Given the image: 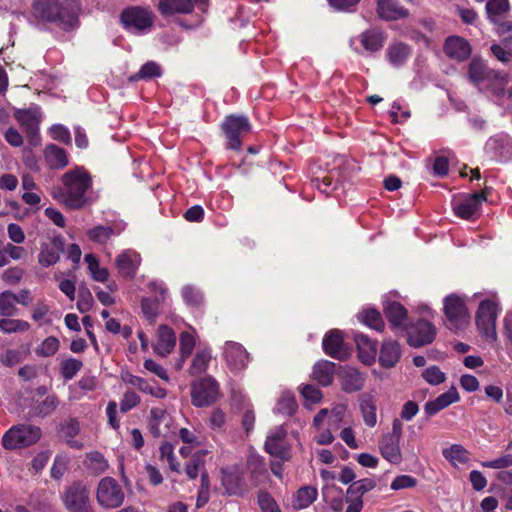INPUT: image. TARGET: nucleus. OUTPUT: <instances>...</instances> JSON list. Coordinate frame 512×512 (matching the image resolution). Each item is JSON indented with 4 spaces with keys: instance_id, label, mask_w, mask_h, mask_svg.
<instances>
[{
    "instance_id": "obj_9",
    "label": "nucleus",
    "mask_w": 512,
    "mask_h": 512,
    "mask_svg": "<svg viewBox=\"0 0 512 512\" xmlns=\"http://www.w3.org/2000/svg\"><path fill=\"white\" fill-rule=\"evenodd\" d=\"M63 504L69 512H94L88 488L82 482H74L64 492Z\"/></svg>"
},
{
    "instance_id": "obj_44",
    "label": "nucleus",
    "mask_w": 512,
    "mask_h": 512,
    "mask_svg": "<svg viewBox=\"0 0 512 512\" xmlns=\"http://www.w3.org/2000/svg\"><path fill=\"white\" fill-rule=\"evenodd\" d=\"M116 234L115 230L110 226L97 225L86 232L89 240L99 244H105Z\"/></svg>"
},
{
    "instance_id": "obj_45",
    "label": "nucleus",
    "mask_w": 512,
    "mask_h": 512,
    "mask_svg": "<svg viewBox=\"0 0 512 512\" xmlns=\"http://www.w3.org/2000/svg\"><path fill=\"white\" fill-rule=\"evenodd\" d=\"M30 324L21 319H10V317H3L0 320V331L4 334L18 333L28 331Z\"/></svg>"
},
{
    "instance_id": "obj_4",
    "label": "nucleus",
    "mask_w": 512,
    "mask_h": 512,
    "mask_svg": "<svg viewBox=\"0 0 512 512\" xmlns=\"http://www.w3.org/2000/svg\"><path fill=\"white\" fill-rule=\"evenodd\" d=\"M221 130L226 139V148L241 151L242 138L252 130L250 120L245 115L230 114L225 116Z\"/></svg>"
},
{
    "instance_id": "obj_25",
    "label": "nucleus",
    "mask_w": 512,
    "mask_h": 512,
    "mask_svg": "<svg viewBox=\"0 0 512 512\" xmlns=\"http://www.w3.org/2000/svg\"><path fill=\"white\" fill-rule=\"evenodd\" d=\"M59 405V397L55 393L48 394L43 399H34L30 408V415L44 419L51 416Z\"/></svg>"
},
{
    "instance_id": "obj_46",
    "label": "nucleus",
    "mask_w": 512,
    "mask_h": 512,
    "mask_svg": "<svg viewBox=\"0 0 512 512\" xmlns=\"http://www.w3.org/2000/svg\"><path fill=\"white\" fill-rule=\"evenodd\" d=\"M83 362L79 359L68 357L60 363V374L65 380L73 379L82 369Z\"/></svg>"
},
{
    "instance_id": "obj_6",
    "label": "nucleus",
    "mask_w": 512,
    "mask_h": 512,
    "mask_svg": "<svg viewBox=\"0 0 512 512\" xmlns=\"http://www.w3.org/2000/svg\"><path fill=\"white\" fill-rule=\"evenodd\" d=\"M42 436L40 427L30 424L12 426L2 437L5 449L14 450L35 444Z\"/></svg>"
},
{
    "instance_id": "obj_20",
    "label": "nucleus",
    "mask_w": 512,
    "mask_h": 512,
    "mask_svg": "<svg viewBox=\"0 0 512 512\" xmlns=\"http://www.w3.org/2000/svg\"><path fill=\"white\" fill-rule=\"evenodd\" d=\"M377 16L383 21H397L409 17V10L400 5L398 0H377Z\"/></svg>"
},
{
    "instance_id": "obj_38",
    "label": "nucleus",
    "mask_w": 512,
    "mask_h": 512,
    "mask_svg": "<svg viewBox=\"0 0 512 512\" xmlns=\"http://www.w3.org/2000/svg\"><path fill=\"white\" fill-rule=\"evenodd\" d=\"M162 75V69L159 64L154 61H148L141 66L139 71L129 76V82H137L140 80L149 81Z\"/></svg>"
},
{
    "instance_id": "obj_48",
    "label": "nucleus",
    "mask_w": 512,
    "mask_h": 512,
    "mask_svg": "<svg viewBox=\"0 0 512 512\" xmlns=\"http://www.w3.org/2000/svg\"><path fill=\"white\" fill-rule=\"evenodd\" d=\"M362 321L365 325L376 331H382L384 328V321L380 312L374 308L364 310L361 314Z\"/></svg>"
},
{
    "instance_id": "obj_42",
    "label": "nucleus",
    "mask_w": 512,
    "mask_h": 512,
    "mask_svg": "<svg viewBox=\"0 0 512 512\" xmlns=\"http://www.w3.org/2000/svg\"><path fill=\"white\" fill-rule=\"evenodd\" d=\"M85 261L88 265L89 272L93 280L97 282H106L109 278V271L107 268L100 267L99 260L93 254H86Z\"/></svg>"
},
{
    "instance_id": "obj_29",
    "label": "nucleus",
    "mask_w": 512,
    "mask_h": 512,
    "mask_svg": "<svg viewBox=\"0 0 512 512\" xmlns=\"http://www.w3.org/2000/svg\"><path fill=\"white\" fill-rule=\"evenodd\" d=\"M412 53V48L408 44L397 41L391 43L386 49V58L394 67L402 66Z\"/></svg>"
},
{
    "instance_id": "obj_22",
    "label": "nucleus",
    "mask_w": 512,
    "mask_h": 512,
    "mask_svg": "<svg viewBox=\"0 0 512 512\" xmlns=\"http://www.w3.org/2000/svg\"><path fill=\"white\" fill-rule=\"evenodd\" d=\"M383 312L392 330L396 333L402 332L406 325L404 322L408 317L407 309L398 301H387L383 307Z\"/></svg>"
},
{
    "instance_id": "obj_11",
    "label": "nucleus",
    "mask_w": 512,
    "mask_h": 512,
    "mask_svg": "<svg viewBox=\"0 0 512 512\" xmlns=\"http://www.w3.org/2000/svg\"><path fill=\"white\" fill-rule=\"evenodd\" d=\"M219 394V385L217 381L206 376L193 383L191 388V400L195 407H207L212 405Z\"/></svg>"
},
{
    "instance_id": "obj_21",
    "label": "nucleus",
    "mask_w": 512,
    "mask_h": 512,
    "mask_svg": "<svg viewBox=\"0 0 512 512\" xmlns=\"http://www.w3.org/2000/svg\"><path fill=\"white\" fill-rule=\"evenodd\" d=\"M224 357L231 370H242L249 361V354L246 349L240 343L233 341L225 343Z\"/></svg>"
},
{
    "instance_id": "obj_41",
    "label": "nucleus",
    "mask_w": 512,
    "mask_h": 512,
    "mask_svg": "<svg viewBox=\"0 0 512 512\" xmlns=\"http://www.w3.org/2000/svg\"><path fill=\"white\" fill-rule=\"evenodd\" d=\"M509 10V0H488L486 3L487 17L492 23H498V18Z\"/></svg>"
},
{
    "instance_id": "obj_1",
    "label": "nucleus",
    "mask_w": 512,
    "mask_h": 512,
    "mask_svg": "<svg viewBox=\"0 0 512 512\" xmlns=\"http://www.w3.org/2000/svg\"><path fill=\"white\" fill-rule=\"evenodd\" d=\"M36 17L55 23L61 30L70 32L80 26L81 3L77 0H36L33 4Z\"/></svg>"
},
{
    "instance_id": "obj_53",
    "label": "nucleus",
    "mask_w": 512,
    "mask_h": 512,
    "mask_svg": "<svg viewBox=\"0 0 512 512\" xmlns=\"http://www.w3.org/2000/svg\"><path fill=\"white\" fill-rule=\"evenodd\" d=\"M422 377L431 385H439L446 380V375L438 366H430L422 372Z\"/></svg>"
},
{
    "instance_id": "obj_34",
    "label": "nucleus",
    "mask_w": 512,
    "mask_h": 512,
    "mask_svg": "<svg viewBox=\"0 0 512 512\" xmlns=\"http://www.w3.org/2000/svg\"><path fill=\"white\" fill-rule=\"evenodd\" d=\"M52 243L53 247L48 245L42 247L38 255V262L43 267L56 264L60 258V253L63 252V239L61 237H55Z\"/></svg>"
},
{
    "instance_id": "obj_2",
    "label": "nucleus",
    "mask_w": 512,
    "mask_h": 512,
    "mask_svg": "<svg viewBox=\"0 0 512 512\" xmlns=\"http://www.w3.org/2000/svg\"><path fill=\"white\" fill-rule=\"evenodd\" d=\"M62 202L70 209H81L87 203L86 192L92 187V177L82 166L67 171L61 177Z\"/></svg>"
},
{
    "instance_id": "obj_31",
    "label": "nucleus",
    "mask_w": 512,
    "mask_h": 512,
    "mask_svg": "<svg viewBox=\"0 0 512 512\" xmlns=\"http://www.w3.org/2000/svg\"><path fill=\"white\" fill-rule=\"evenodd\" d=\"M158 11L164 17L175 14H190L193 12V5L190 0H159Z\"/></svg>"
},
{
    "instance_id": "obj_49",
    "label": "nucleus",
    "mask_w": 512,
    "mask_h": 512,
    "mask_svg": "<svg viewBox=\"0 0 512 512\" xmlns=\"http://www.w3.org/2000/svg\"><path fill=\"white\" fill-rule=\"evenodd\" d=\"M60 347L58 338L49 336L36 348L35 353L40 357H50L57 353Z\"/></svg>"
},
{
    "instance_id": "obj_16",
    "label": "nucleus",
    "mask_w": 512,
    "mask_h": 512,
    "mask_svg": "<svg viewBox=\"0 0 512 512\" xmlns=\"http://www.w3.org/2000/svg\"><path fill=\"white\" fill-rule=\"evenodd\" d=\"M443 52L449 59L462 63L470 58L472 46L465 38L451 35L444 41Z\"/></svg>"
},
{
    "instance_id": "obj_27",
    "label": "nucleus",
    "mask_w": 512,
    "mask_h": 512,
    "mask_svg": "<svg viewBox=\"0 0 512 512\" xmlns=\"http://www.w3.org/2000/svg\"><path fill=\"white\" fill-rule=\"evenodd\" d=\"M365 382V377L357 369L348 367L340 374L341 388L346 393L360 391Z\"/></svg>"
},
{
    "instance_id": "obj_5",
    "label": "nucleus",
    "mask_w": 512,
    "mask_h": 512,
    "mask_svg": "<svg viewBox=\"0 0 512 512\" xmlns=\"http://www.w3.org/2000/svg\"><path fill=\"white\" fill-rule=\"evenodd\" d=\"M501 307L495 299H484L479 303L475 322L479 332L490 341L497 339L496 322Z\"/></svg>"
},
{
    "instance_id": "obj_13",
    "label": "nucleus",
    "mask_w": 512,
    "mask_h": 512,
    "mask_svg": "<svg viewBox=\"0 0 512 512\" xmlns=\"http://www.w3.org/2000/svg\"><path fill=\"white\" fill-rule=\"evenodd\" d=\"M322 348L326 355L339 361H345L351 356V349L344 342V336L338 329H332L324 335Z\"/></svg>"
},
{
    "instance_id": "obj_55",
    "label": "nucleus",
    "mask_w": 512,
    "mask_h": 512,
    "mask_svg": "<svg viewBox=\"0 0 512 512\" xmlns=\"http://www.w3.org/2000/svg\"><path fill=\"white\" fill-rule=\"evenodd\" d=\"M443 456L447 460L459 461L460 463H465L468 460L466 449L458 444H453L449 449H445Z\"/></svg>"
},
{
    "instance_id": "obj_57",
    "label": "nucleus",
    "mask_w": 512,
    "mask_h": 512,
    "mask_svg": "<svg viewBox=\"0 0 512 512\" xmlns=\"http://www.w3.org/2000/svg\"><path fill=\"white\" fill-rule=\"evenodd\" d=\"M435 400L442 409H445L451 404L458 402L460 400V396L457 389L452 386L446 392L440 394Z\"/></svg>"
},
{
    "instance_id": "obj_8",
    "label": "nucleus",
    "mask_w": 512,
    "mask_h": 512,
    "mask_svg": "<svg viewBox=\"0 0 512 512\" xmlns=\"http://www.w3.org/2000/svg\"><path fill=\"white\" fill-rule=\"evenodd\" d=\"M402 332L405 333L407 343L414 348L432 343L436 337L435 325L423 318L407 323Z\"/></svg>"
},
{
    "instance_id": "obj_33",
    "label": "nucleus",
    "mask_w": 512,
    "mask_h": 512,
    "mask_svg": "<svg viewBox=\"0 0 512 512\" xmlns=\"http://www.w3.org/2000/svg\"><path fill=\"white\" fill-rule=\"evenodd\" d=\"M360 42L365 50L374 53L380 51L385 43L386 36L379 28H371L360 34Z\"/></svg>"
},
{
    "instance_id": "obj_54",
    "label": "nucleus",
    "mask_w": 512,
    "mask_h": 512,
    "mask_svg": "<svg viewBox=\"0 0 512 512\" xmlns=\"http://www.w3.org/2000/svg\"><path fill=\"white\" fill-rule=\"evenodd\" d=\"M94 303L93 296L87 287H80L78 291L77 308L81 313L88 312Z\"/></svg>"
},
{
    "instance_id": "obj_64",
    "label": "nucleus",
    "mask_w": 512,
    "mask_h": 512,
    "mask_svg": "<svg viewBox=\"0 0 512 512\" xmlns=\"http://www.w3.org/2000/svg\"><path fill=\"white\" fill-rule=\"evenodd\" d=\"M482 466L492 469H504L512 466V454H505L502 457L491 461L482 462Z\"/></svg>"
},
{
    "instance_id": "obj_10",
    "label": "nucleus",
    "mask_w": 512,
    "mask_h": 512,
    "mask_svg": "<svg viewBox=\"0 0 512 512\" xmlns=\"http://www.w3.org/2000/svg\"><path fill=\"white\" fill-rule=\"evenodd\" d=\"M96 498L100 506L113 509L122 505L125 494L116 479L104 477L98 484Z\"/></svg>"
},
{
    "instance_id": "obj_40",
    "label": "nucleus",
    "mask_w": 512,
    "mask_h": 512,
    "mask_svg": "<svg viewBox=\"0 0 512 512\" xmlns=\"http://www.w3.org/2000/svg\"><path fill=\"white\" fill-rule=\"evenodd\" d=\"M376 487V481L372 478H363L350 484L346 491L348 498L362 499L363 495Z\"/></svg>"
},
{
    "instance_id": "obj_51",
    "label": "nucleus",
    "mask_w": 512,
    "mask_h": 512,
    "mask_svg": "<svg viewBox=\"0 0 512 512\" xmlns=\"http://www.w3.org/2000/svg\"><path fill=\"white\" fill-rule=\"evenodd\" d=\"M257 502L262 512H281L275 499L266 491H259Z\"/></svg>"
},
{
    "instance_id": "obj_37",
    "label": "nucleus",
    "mask_w": 512,
    "mask_h": 512,
    "mask_svg": "<svg viewBox=\"0 0 512 512\" xmlns=\"http://www.w3.org/2000/svg\"><path fill=\"white\" fill-rule=\"evenodd\" d=\"M360 410L362 413V417L364 423L368 427H374L377 423L376 416V405L373 400V397L369 394H363L360 396Z\"/></svg>"
},
{
    "instance_id": "obj_52",
    "label": "nucleus",
    "mask_w": 512,
    "mask_h": 512,
    "mask_svg": "<svg viewBox=\"0 0 512 512\" xmlns=\"http://www.w3.org/2000/svg\"><path fill=\"white\" fill-rule=\"evenodd\" d=\"M194 346H195L194 336L190 332H187V331L182 332L180 334V339H179V349H180L181 357L183 360L191 355Z\"/></svg>"
},
{
    "instance_id": "obj_56",
    "label": "nucleus",
    "mask_w": 512,
    "mask_h": 512,
    "mask_svg": "<svg viewBox=\"0 0 512 512\" xmlns=\"http://www.w3.org/2000/svg\"><path fill=\"white\" fill-rule=\"evenodd\" d=\"M184 302L189 306H199L202 302V294L192 286H185L181 291Z\"/></svg>"
},
{
    "instance_id": "obj_3",
    "label": "nucleus",
    "mask_w": 512,
    "mask_h": 512,
    "mask_svg": "<svg viewBox=\"0 0 512 512\" xmlns=\"http://www.w3.org/2000/svg\"><path fill=\"white\" fill-rule=\"evenodd\" d=\"M443 313L446 319L445 325L451 331L464 330L470 324L471 314L466 300L455 293L443 299Z\"/></svg>"
},
{
    "instance_id": "obj_7",
    "label": "nucleus",
    "mask_w": 512,
    "mask_h": 512,
    "mask_svg": "<svg viewBox=\"0 0 512 512\" xmlns=\"http://www.w3.org/2000/svg\"><path fill=\"white\" fill-rule=\"evenodd\" d=\"M14 118L24 131L30 146L37 147L41 145L40 123L43 119L41 108L33 105L29 108L17 109L14 112Z\"/></svg>"
},
{
    "instance_id": "obj_14",
    "label": "nucleus",
    "mask_w": 512,
    "mask_h": 512,
    "mask_svg": "<svg viewBox=\"0 0 512 512\" xmlns=\"http://www.w3.org/2000/svg\"><path fill=\"white\" fill-rule=\"evenodd\" d=\"M265 451L281 462L288 461L291 457V446L287 440V431L278 427L267 436Z\"/></svg>"
},
{
    "instance_id": "obj_32",
    "label": "nucleus",
    "mask_w": 512,
    "mask_h": 512,
    "mask_svg": "<svg viewBox=\"0 0 512 512\" xmlns=\"http://www.w3.org/2000/svg\"><path fill=\"white\" fill-rule=\"evenodd\" d=\"M44 159L50 169H63L69 161L65 149L56 144H48L44 149Z\"/></svg>"
},
{
    "instance_id": "obj_61",
    "label": "nucleus",
    "mask_w": 512,
    "mask_h": 512,
    "mask_svg": "<svg viewBox=\"0 0 512 512\" xmlns=\"http://www.w3.org/2000/svg\"><path fill=\"white\" fill-rule=\"evenodd\" d=\"M417 480L416 478L410 476V475H399L394 478V480L391 483V489L392 490H401L405 488H412L416 486Z\"/></svg>"
},
{
    "instance_id": "obj_28",
    "label": "nucleus",
    "mask_w": 512,
    "mask_h": 512,
    "mask_svg": "<svg viewBox=\"0 0 512 512\" xmlns=\"http://www.w3.org/2000/svg\"><path fill=\"white\" fill-rule=\"evenodd\" d=\"M379 450L382 457L391 464H399L402 461L399 439L383 435L379 440Z\"/></svg>"
},
{
    "instance_id": "obj_47",
    "label": "nucleus",
    "mask_w": 512,
    "mask_h": 512,
    "mask_svg": "<svg viewBox=\"0 0 512 512\" xmlns=\"http://www.w3.org/2000/svg\"><path fill=\"white\" fill-rule=\"evenodd\" d=\"M18 309L15 305L14 293L6 290L0 293V316L12 317L15 316Z\"/></svg>"
},
{
    "instance_id": "obj_26",
    "label": "nucleus",
    "mask_w": 512,
    "mask_h": 512,
    "mask_svg": "<svg viewBox=\"0 0 512 512\" xmlns=\"http://www.w3.org/2000/svg\"><path fill=\"white\" fill-rule=\"evenodd\" d=\"M354 341L358 350V356L361 362L366 365L374 363L377 355V342L370 339L363 333H355Z\"/></svg>"
},
{
    "instance_id": "obj_15",
    "label": "nucleus",
    "mask_w": 512,
    "mask_h": 512,
    "mask_svg": "<svg viewBox=\"0 0 512 512\" xmlns=\"http://www.w3.org/2000/svg\"><path fill=\"white\" fill-rule=\"evenodd\" d=\"M120 20L127 30L143 31L153 25L151 14L141 7H129L120 14Z\"/></svg>"
},
{
    "instance_id": "obj_43",
    "label": "nucleus",
    "mask_w": 512,
    "mask_h": 512,
    "mask_svg": "<svg viewBox=\"0 0 512 512\" xmlns=\"http://www.w3.org/2000/svg\"><path fill=\"white\" fill-rule=\"evenodd\" d=\"M318 491L313 486H303L297 490L295 496L296 507L307 508L317 499Z\"/></svg>"
},
{
    "instance_id": "obj_18",
    "label": "nucleus",
    "mask_w": 512,
    "mask_h": 512,
    "mask_svg": "<svg viewBox=\"0 0 512 512\" xmlns=\"http://www.w3.org/2000/svg\"><path fill=\"white\" fill-rule=\"evenodd\" d=\"M171 424L172 418L165 409L153 407L150 410V416L148 419V430L154 438H167L170 432Z\"/></svg>"
},
{
    "instance_id": "obj_58",
    "label": "nucleus",
    "mask_w": 512,
    "mask_h": 512,
    "mask_svg": "<svg viewBox=\"0 0 512 512\" xmlns=\"http://www.w3.org/2000/svg\"><path fill=\"white\" fill-rule=\"evenodd\" d=\"M140 397L134 391H126L120 401V411L127 413L140 403Z\"/></svg>"
},
{
    "instance_id": "obj_59",
    "label": "nucleus",
    "mask_w": 512,
    "mask_h": 512,
    "mask_svg": "<svg viewBox=\"0 0 512 512\" xmlns=\"http://www.w3.org/2000/svg\"><path fill=\"white\" fill-rule=\"evenodd\" d=\"M60 431L67 439L74 438L80 431V424L76 418H69L60 424Z\"/></svg>"
},
{
    "instance_id": "obj_62",
    "label": "nucleus",
    "mask_w": 512,
    "mask_h": 512,
    "mask_svg": "<svg viewBox=\"0 0 512 512\" xmlns=\"http://www.w3.org/2000/svg\"><path fill=\"white\" fill-rule=\"evenodd\" d=\"M313 182L315 183L317 189L326 195H329L337 188V182H335L333 178L328 175L324 176L322 179L316 178L313 180Z\"/></svg>"
},
{
    "instance_id": "obj_30",
    "label": "nucleus",
    "mask_w": 512,
    "mask_h": 512,
    "mask_svg": "<svg viewBox=\"0 0 512 512\" xmlns=\"http://www.w3.org/2000/svg\"><path fill=\"white\" fill-rule=\"evenodd\" d=\"M336 364L329 360H320L313 366V379L321 386L327 387L334 380Z\"/></svg>"
},
{
    "instance_id": "obj_23",
    "label": "nucleus",
    "mask_w": 512,
    "mask_h": 512,
    "mask_svg": "<svg viewBox=\"0 0 512 512\" xmlns=\"http://www.w3.org/2000/svg\"><path fill=\"white\" fill-rule=\"evenodd\" d=\"M176 335L172 328L167 325H160L157 330V341L154 344V352L161 356L166 357L175 348Z\"/></svg>"
},
{
    "instance_id": "obj_19",
    "label": "nucleus",
    "mask_w": 512,
    "mask_h": 512,
    "mask_svg": "<svg viewBox=\"0 0 512 512\" xmlns=\"http://www.w3.org/2000/svg\"><path fill=\"white\" fill-rule=\"evenodd\" d=\"M115 264L120 276L132 280L141 264V256L133 250H126L116 257Z\"/></svg>"
},
{
    "instance_id": "obj_36",
    "label": "nucleus",
    "mask_w": 512,
    "mask_h": 512,
    "mask_svg": "<svg viewBox=\"0 0 512 512\" xmlns=\"http://www.w3.org/2000/svg\"><path fill=\"white\" fill-rule=\"evenodd\" d=\"M207 450L196 451L185 465V473L189 479H196L202 471L206 470Z\"/></svg>"
},
{
    "instance_id": "obj_60",
    "label": "nucleus",
    "mask_w": 512,
    "mask_h": 512,
    "mask_svg": "<svg viewBox=\"0 0 512 512\" xmlns=\"http://www.w3.org/2000/svg\"><path fill=\"white\" fill-rule=\"evenodd\" d=\"M49 130L50 135L54 140L67 145L71 144V134L65 126L61 124H55L52 125Z\"/></svg>"
},
{
    "instance_id": "obj_12",
    "label": "nucleus",
    "mask_w": 512,
    "mask_h": 512,
    "mask_svg": "<svg viewBox=\"0 0 512 512\" xmlns=\"http://www.w3.org/2000/svg\"><path fill=\"white\" fill-rule=\"evenodd\" d=\"M487 195L488 189L485 188L480 192L466 194L454 200L452 203L454 214L461 219L472 220L479 212L482 203L486 201Z\"/></svg>"
},
{
    "instance_id": "obj_17",
    "label": "nucleus",
    "mask_w": 512,
    "mask_h": 512,
    "mask_svg": "<svg viewBox=\"0 0 512 512\" xmlns=\"http://www.w3.org/2000/svg\"><path fill=\"white\" fill-rule=\"evenodd\" d=\"M221 483L228 496L242 497L247 492L244 474L236 467L221 469Z\"/></svg>"
},
{
    "instance_id": "obj_35",
    "label": "nucleus",
    "mask_w": 512,
    "mask_h": 512,
    "mask_svg": "<svg viewBox=\"0 0 512 512\" xmlns=\"http://www.w3.org/2000/svg\"><path fill=\"white\" fill-rule=\"evenodd\" d=\"M492 72L488 69L485 61L478 57L474 56L468 65V78L469 80L478 85L485 80L490 79Z\"/></svg>"
},
{
    "instance_id": "obj_24",
    "label": "nucleus",
    "mask_w": 512,
    "mask_h": 512,
    "mask_svg": "<svg viewBox=\"0 0 512 512\" xmlns=\"http://www.w3.org/2000/svg\"><path fill=\"white\" fill-rule=\"evenodd\" d=\"M401 346L396 340H384L379 351V364L389 369L396 366L401 358Z\"/></svg>"
},
{
    "instance_id": "obj_50",
    "label": "nucleus",
    "mask_w": 512,
    "mask_h": 512,
    "mask_svg": "<svg viewBox=\"0 0 512 512\" xmlns=\"http://www.w3.org/2000/svg\"><path fill=\"white\" fill-rule=\"evenodd\" d=\"M141 309L145 316V318L150 322L154 323L159 311V301L158 299H151L148 297H144L141 300Z\"/></svg>"
},
{
    "instance_id": "obj_39",
    "label": "nucleus",
    "mask_w": 512,
    "mask_h": 512,
    "mask_svg": "<svg viewBox=\"0 0 512 512\" xmlns=\"http://www.w3.org/2000/svg\"><path fill=\"white\" fill-rule=\"evenodd\" d=\"M212 359L210 349L198 350L193 357L192 363L189 368V373L192 376L201 375L206 372L209 363Z\"/></svg>"
},
{
    "instance_id": "obj_63",
    "label": "nucleus",
    "mask_w": 512,
    "mask_h": 512,
    "mask_svg": "<svg viewBox=\"0 0 512 512\" xmlns=\"http://www.w3.org/2000/svg\"><path fill=\"white\" fill-rule=\"evenodd\" d=\"M67 470V460L66 458L57 455L54 459L53 465L51 467V477L55 480H59L62 478L64 473Z\"/></svg>"
}]
</instances>
